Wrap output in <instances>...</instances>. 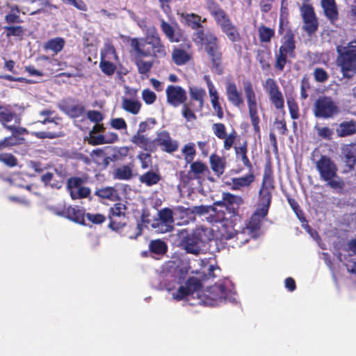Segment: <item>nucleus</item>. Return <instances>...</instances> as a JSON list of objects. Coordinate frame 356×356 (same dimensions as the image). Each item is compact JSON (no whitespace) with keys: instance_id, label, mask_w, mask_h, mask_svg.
I'll list each match as a JSON object with an SVG mask.
<instances>
[{"instance_id":"obj_1","label":"nucleus","mask_w":356,"mask_h":356,"mask_svg":"<svg viewBox=\"0 0 356 356\" xmlns=\"http://www.w3.org/2000/svg\"><path fill=\"white\" fill-rule=\"evenodd\" d=\"M189 269L186 266L174 268L171 265L170 269L161 275V284L172 300L180 301L188 297L197 299L199 297L200 282L194 277L187 279Z\"/></svg>"},{"instance_id":"obj_2","label":"nucleus","mask_w":356,"mask_h":356,"mask_svg":"<svg viewBox=\"0 0 356 356\" xmlns=\"http://www.w3.org/2000/svg\"><path fill=\"white\" fill-rule=\"evenodd\" d=\"M184 212L189 215V218H193V213L196 212L199 215H207L205 217L207 220L212 224H220V233L222 239L229 240L236 238L237 244L241 245L247 243L250 238H256L258 236H253L248 233L245 234V238L246 240L244 241H241L237 238V235L245 231L246 226L242 229L241 232H236L234 229V222L236 218L234 216H229L227 214L226 208L223 207L221 201L216 202L211 206H196L193 210H182Z\"/></svg>"},{"instance_id":"obj_3","label":"nucleus","mask_w":356,"mask_h":356,"mask_svg":"<svg viewBox=\"0 0 356 356\" xmlns=\"http://www.w3.org/2000/svg\"><path fill=\"white\" fill-rule=\"evenodd\" d=\"M274 188L273 177L269 170H266L263 178L262 187L259 193V204L257 210L246 223L245 231L237 235V238L242 241L246 240V233L253 236H259L261 234V224L264 218L267 215L271 202V191Z\"/></svg>"},{"instance_id":"obj_4","label":"nucleus","mask_w":356,"mask_h":356,"mask_svg":"<svg viewBox=\"0 0 356 356\" xmlns=\"http://www.w3.org/2000/svg\"><path fill=\"white\" fill-rule=\"evenodd\" d=\"M131 46L138 56L163 58L166 55L165 47L154 26L147 29L145 38H133Z\"/></svg>"},{"instance_id":"obj_5","label":"nucleus","mask_w":356,"mask_h":356,"mask_svg":"<svg viewBox=\"0 0 356 356\" xmlns=\"http://www.w3.org/2000/svg\"><path fill=\"white\" fill-rule=\"evenodd\" d=\"M213 237V232L211 228L197 227L191 234L186 231L179 234L181 247L188 253L199 254L204 252L206 243Z\"/></svg>"},{"instance_id":"obj_6","label":"nucleus","mask_w":356,"mask_h":356,"mask_svg":"<svg viewBox=\"0 0 356 356\" xmlns=\"http://www.w3.org/2000/svg\"><path fill=\"white\" fill-rule=\"evenodd\" d=\"M197 302L195 304L206 306H216L222 302L236 301L235 293L222 283L216 284L209 287L206 291H202L199 289V297H197Z\"/></svg>"},{"instance_id":"obj_7","label":"nucleus","mask_w":356,"mask_h":356,"mask_svg":"<svg viewBox=\"0 0 356 356\" xmlns=\"http://www.w3.org/2000/svg\"><path fill=\"white\" fill-rule=\"evenodd\" d=\"M337 65L346 77H350L356 72V41L343 42L337 46Z\"/></svg>"},{"instance_id":"obj_8","label":"nucleus","mask_w":356,"mask_h":356,"mask_svg":"<svg viewBox=\"0 0 356 356\" xmlns=\"http://www.w3.org/2000/svg\"><path fill=\"white\" fill-rule=\"evenodd\" d=\"M315 165L321 180L326 181L332 188L342 187V183L337 177V165L330 157L321 155L315 161Z\"/></svg>"},{"instance_id":"obj_9","label":"nucleus","mask_w":356,"mask_h":356,"mask_svg":"<svg viewBox=\"0 0 356 356\" xmlns=\"http://www.w3.org/2000/svg\"><path fill=\"white\" fill-rule=\"evenodd\" d=\"M211 14L214 17L217 24L220 26L222 31L232 42L240 40V34L237 28L232 24L226 13L216 4L211 3L209 6Z\"/></svg>"},{"instance_id":"obj_10","label":"nucleus","mask_w":356,"mask_h":356,"mask_svg":"<svg viewBox=\"0 0 356 356\" xmlns=\"http://www.w3.org/2000/svg\"><path fill=\"white\" fill-rule=\"evenodd\" d=\"M194 40L197 43L205 45V49L214 65H218L221 58V54L217 44V38L211 33H204L198 30L194 35Z\"/></svg>"},{"instance_id":"obj_11","label":"nucleus","mask_w":356,"mask_h":356,"mask_svg":"<svg viewBox=\"0 0 356 356\" xmlns=\"http://www.w3.org/2000/svg\"><path fill=\"white\" fill-rule=\"evenodd\" d=\"M317 118H331L339 113V108L330 97L322 96L316 99L313 108Z\"/></svg>"},{"instance_id":"obj_12","label":"nucleus","mask_w":356,"mask_h":356,"mask_svg":"<svg viewBox=\"0 0 356 356\" xmlns=\"http://www.w3.org/2000/svg\"><path fill=\"white\" fill-rule=\"evenodd\" d=\"M296 48L294 37L291 33H287L284 37L282 44L280 47L279 52L276 54L275 67L282 71L286 63L288 57L294 56Z\"/></svg>"},{"instance_id":"obj_13","label":"nucleus","mask_w":356,"mask_h":356,"mask_svg":"<svg viewBox=\"0 0 356 356\" xmlns=\"http://www.w3.org/2000/svg\"><path fill=\"white\" fill-rule=\"evenodd\" d=\"M244 92L247 99L250 117L255 131L259 130V118L255 92L250 82L244 83Z\"/></svg>"},{"instance_id":"obj_14","label":"nucleus","mask_w":356,"mask_h":356,"mask_svg":"<svg viewBox=\"0 0 356 356\" xmlns=\"http://www.w3.org/2000/svg\"><path fill=\"white\" fill-rule=\"evenodd\" d=\"M264 88L268 95L270 102L277 109L284 108V99L275 80L268 78L264 83Z\"/></svg>"},{"instance_id":"obj_15","label":"nucleus","mask_w":356,"mask_h":356,"mask_svg":"<svg viewBox=\"0 0 356 356\" xmlns=\"http://www.w3.org/2000/svg\"><path fill=\"white\" fill-rule=\"evenodd\" d=\"M126 206L122 203L115 204L110 209L109 227L115 231L120 230L126 225L125 211Z\"/></svg>"},{"instance_id":"obj_16","label":"nucleus","mask_w":356,"mask_h":356,"mask_svg":"<svg viewBox=\"0 0 356 356\" xmlns=\"http://www.w3.org/2000/svg\"><path fill=\"white\" fill-rule=\"evenodd\" d=\"M67 190L73 200L86 197L90 193V188L84 186L83 179L79 177L68 179Z\"/></svg>"},{"instance_id":"obj_17","label":"nucleus","mask_w":356,"mask_h":356,"mask_svg":"<svg viewBox=\"0 0 356 356\" xmlns=\"http://www.w3.org/2000/svg\"><path fill=\"white\" fill-rule=\"evenodd\" d=\"M14 121L19 123V118L12 111L10 106H0V122L5 128L11 131L12 133H18L19 134L24 131V129H19L15 125H9L8 123Z\"/></svg>"},{"instance_id":"obj_18","label":"nucleus","mask_w":356,"mask_h":356,"mask_svg":"<svg viewBox=\"0 0 356 356\" xmlns=\"http://www.w3.org/2000/svg\"><path fill=\"white\" fill-rule=\"evenodd\" d=\"M167 102L174 107L184 104L186 100V92L179 86L170 85L166 88Z\"/></svg>"},{"instance_id":"obj_19","label":"nucleus","mask_w":356,"mask_h":356,"mask_svg":"<svg viewBox=\"0 0 356 356\" xmlns=\"http://www.w3.org/2000/svg\"><path fill=\"white\" fill-rule=\"evenodd\" d=\"M301 15L304 20V29L309 34L314 33L318 28V22L313 8L308 4H304L300 8Z\"/></svg>"},{"instance_id":"obj_20","label":"nucleus","mask_w":356,"mask_h":356,"mask_svg":"<svg viewBox=\"0 0 356 356\" xmlns=\"http://www.w3.org/2000/svg\"><path fill=\"white\" fill-rule=\"evenodd\" d=\"M221 202L223 207L226 208L227 214L229 216H234L235 218L238 213V208L243 204V200L241 196L232 195L229 193H223Z\"/></svg>"},{"instance_id":"obj_21","label":"nucleus","mask_w":356,"mask_h":356,"mask_svg":"<svg viewBox=\"0 0 356 356\" xmlns=\"http://www.w3.org/2000/svg\"><path fill=\"white\" fill-rule=\"evenodd\" d=\"M254 181V175L249 173L240 177L232 178L230 181H225V184L233 191H242L249 188Z\"/></svg>"},{"instance_id":"obj_22","label":"nucleus","mask_w":356,"mask_h":356,"mask_svg":"<svg viewBox=\"0 0 356 356\" xmlns=\"http://www.w3.org/2000/svg\"><path fill=\"white\" fill-rule=\"evenodd\" d=\"M154 142V148L159 145L163 147L164 151L171 153L175 152L178 148L177 141L172 140L167 131H163L157 134Z\"/></svg>"},{"instance_id":"obj_23","label":"nucleus","mask_w":356,"mask_h":356,"mask_svg":"<svg viewBox=\"0 0 356 356\" xmlns=\"http://www.w3.org/2000/svg\"><path fill=\"white\" fill-rule=\"evenodd\" d=\"M341 151L343 161L348 167L353 168L356 165V142L342 145Z\"/></svg>"},{"instance_id":"obj_24","label":"nucleus","mask_w":356,"mask_h":356,"mask_svg":"<svg viewBox=\"0 0 356 356\" xmlns=\"http://www.w3.org/2000/svg\"><path fill=\"white\" fill-rule=\"evenodd\" d=\"M226 94L228 100L234 106L239 107L243 103L241 92L238 90L235 83L232 81L227 82Z\"/></svg>"},{"instance_id":"obj_25","label":"nucleus","mask_w":356,"mask_h":356,"mask_svg":"<svg viewBox=\"0 0 356 356\" xmlns=\"http://www.w3.org/2000/svg\"><path fill=\"white\" fill-rule=\"evenodd\" d=\"M336 131L340 137L353 135L356 132V122L353 120L343 122L339 124Z\"/></svg>"},{"instance_id":"obj_26","label":"nucleus","mask_w":356,"mask_h":356,"mask_svg":"<svg viewBox=\"0 0 356 356\" xmlns=\"http://www.w3.org/2000/svg\"><path fill=\"white\" fill-rule=\"evenodd\" d=\"M140 102L136 99L123 97L122 99V108L133 115H137L141 108Z\"/></svg>"},{"instance_id":"obj_27","label":"nucleus","mask_w":356,"mask_h":356,"mask_svg":"<svg viewBox=\"0 0 356 356\" xmlns=\"http://www.w3.org/2000/svg\"><path fill=\"white\" fill-rule=\"evenodd\" d=\"M131 142L145 150L152 151L154 149V142L140 133H137L132 137Z\"/></svg>"},{"instance_id":"obj_28","label":"nucleus","mask_w":356,"mask_h":356,"mask_svg":"<svg viewBox=\"0 0 356 356\" xmlns=\"http://www.w3.org/2000/svg\"><path fill=\"white\" fill-rule=\"evenodd\" d=\"M118 140V136L114 132H108L104 135H98L91 138V144L101 145L105 143H113Z\"/></svg>"},{"instance_id":"obj_29","label":"nucleus","mask_w":356,"mask_h":356,"mask_svg":"<svg viewBox=\"0 0 356 356\" xmlns=\"http://www.w3.org/2000/svg\"><path fill=\"white\" fill-rule=\"evenodd\" d=\"M210 163L212 170L216 175L220 176L223 174L225 166V159L218 155L213 154L210 156Z\"/></svg>"},{"instance_id":"obj_30","label":"nucleus","mask_w":356,"mask_h":356,"mask_svg":"<svg viewBox=\"0 0 356 356\" xmlns=\"http://www.w3.org/2000/svg\"><path fill=\"white\" fill-rule=\"evenodd\" d=\"M321 5L325 15L330 20H334L337 17L338 13L334 0H321Z\"/></svg>"},{"instance_id":"obj_31","label":"nucleus","mask_w":356,"mask_h":356,"mask_svg":"<svg viewBox=\"0 0 356 356\" xmlns=\"http://www.w3.org/2000/svg\"><path fill=\"white\" fill-rule=\"evenodd\" d=\"M188 91L191 99L197 101L199 109H202L206 95L205 90L196 86H190Z\"/></svg>"},{"instance_id":"obj_32","label":"nucleus","mask_w":356,"mask_h":356,"mask_svg":"<svg viewBox=\"0 0 356 356\" xmlns=\"http://www.w3.org/2000/svg\"><path fill=\"white\" fill-rule=\"evenodd\" d=\"M61 109L71 118L80 117L83 111L84 107L81 104H66L60 106Z\"/></svg>"},{"instance_id":"obj_33","label":"nucleus","mask_w":356,"mask_h":356,"mask_svg":"<svg viewBox=\"0 0 356 356\" xmlns=\"http://www.w3.org/2000/svg\"><path fill=\"white\" fill-rule=\"evenodd\" d=\"M101 60L118 62V57L114 47L109 43H105L101 51Z\"/></svg>"},{"instance_id":"obj_34","label":"nucleus","mask_w":356,"mask_h":356,"mask_svg":"<svg viewBox=\"0 0 356 356\" xmlns=\"http://www.w3.org/2000/svg\"><path fill=\"white\" fill-rule=\"evenodd\" d=\"M65 43L63 38H55L47 41L44 47V49L51 50L56 54L63 49Z\"/></svg>"},{"instance_id":"obj_35","label":"nucleus","mask_w":356,"mask_h":356,"mask_svg":"<svg viewBox=\"0 0 356 356\" xmlns=\"http://www.w3.org/2000/svg\"><path fill=\"white\" fill-rule=\"evenodd\" d=\"M159 220L167 223L164 231H170L173 227V213L170 209H165L159 212Z\"/></svg>"},{"instance_id":"obj_36","label":"nucleus","mask_w":356,"mask_h":356,"mask_svg":"<svg viewBox=\"0 0 356 356\" xmlns=\"http://www.w3.org/2000/svg\"><path fill=\"white\" fill-rule=\"evenodd\" d=\"M96 195L102 198L112 201L116 200L118 197L117 191L112 187L99 188L96 191Z\"/></svg>"},{"instance_id":"obj_37","label":"nucleus","mask_w":356,"mask_h":356,"mask_svg":"<svg viewBox=\"0 0 356 356\" xmlns=\"http://www.w3.org/2000/svg\"><path fill=\"white\" fill-rule=\"evenodd\" d=\"M136 54V64L138 67V72L141 74H147L153 66V62L150 60H144Z\"/></svg>"},{"instance_id":"obj_38","label":"nucleus","mask_w":356,"mask_h":356,"mask_svg":"<svg viewBox=\"0 0 356 356\" xmlns=\"http://www.w3.org/2000/svg\"><path fill=\"white\" fill-rule=\"evenodd\" d=\"M139 179L141 183L145 184L147 186H152L159 182L160 180V176L156 172L149 171L141 175Z\"/></svg>"},{"instance_id":"obj_39","label":"nucleus","mask_w":356,"mask_h":356,"mask_svg":"<svg viewBox=\"0 0 356 356\" xmlns=\"http://www.w3.org/2000/svg\"><path fill=\"white\" fill-rule=\"evenodd\" d=\"M172 57L174 62L179 65L186 63L190 59L189 54L179 49H175L173 50Z\"/></svg>"},{"instance_id":"obj_40","label":"nucleus","mask_w":356,"mask_h":356,"mask_svg":"<svg viewBox=\"0 0 356 356\" xmlns=\"http://www.w3.org/2000/svg\"><path fill=\"white\" fill-rule=\"evenodd\" d=\"M259 36L262 42H269L275 35V31L273 29L261 26L259 28Z\"/></svg>"},{"instance_id":"obj_41","label":"nucleus","mask_w":356,"mask_h":356,"mask_svg":"<svg viewBox=\"0 0 356 356\" xmlns=\"http://www.w3.org/2000/svg\"><path fill=\"white\" fill-rule=\"evenodd\" d=\"M132 175V168L130 165H123L115 170V177L119 179H129Z\"/></svg>"},{"instance_id":"obj_42","label":"nucleus","mask_w":356,"mask_h":356,"mask_svg":"<svg viewBox=\"0 0 356 356\" xmlns=\"http://www.w3.org/2000/svg\"><path fill=\"white\" fill-rule=\"evenodd\" d=\"M118 63V62H115L114 60H101L99 63V67L104 74L107 75H112L116 70V64Z\"/></svg>"},{"instance_id":"obj_43","label":"nucleus","mask_w":356,"mask_h":356,"mask_svg":"<svg viewBox=\"0 0 356 356\" xmlns=\"http://www.w3.org/2000/svg\"><path fill=\"white\" fill-rule=\"evenodd\" d=\"M161 28L164 34L168 38V40L172 42H179V39L175 35V30L173 27L165 22V21L161 22Z\"/></svg>"},{"instance_id":"obj_44","label":"nucleus","mask_w":356,"mask_h":356,"mask_svg":"<svg viewBox=\"0 0 356 356\" xmlns=\"http://www.w3.org/2000/svg\"><path fill=\"white\" fill-rule=\"evenodd\" d=\"M236 154L238 158H241L243 163L247 167H251V163L246 155L247 154V144H244L240 147H235Z\"/></svg>"},{"instance_id":"obj_45","label":"nucleus","mask_w":356,"mask_h":356,"mask_svg":"<svg viewBox=\"0 0 356 356\" xmlns=\"http://www.w3.org/2000/svg\"><path fill=\"white\" fill-rule=\"evenodd\" d=\"M184 155V159L187 163H190L195 156V149L194 143H188L183 147L181 150Z\"/></svg>"},{"instance_id":"obj_46","label":"nucleus","mask_w":356,"mask_h":356,"mask_svg":"<svg viewBox=\"0 0 356 356\" xmlns=\"http://www.w3.org/2000/svg\"><path fill=\"white\" fill-rule=\"evenodd\" d=\"M149 249L152 252L161 254L166 252L167 245L161 240H155L149 243Z\"/></svg>"},{"instance_id":"obj_47","label":"nucleus","mask_w":356,"mask_h":356,"mask_svg":"<svg viewBox=\"0 0 356 356\" xmlns=\"http://www.w3.org/2000/svg\"><path fill=\"white\" fill-rule=\"evenodd\" d=\"M10 13L5 17L6 21L8 23L20 22L19 8L17 6H10Z\"/></svg>"},{"instance_id":"obj_48","label":"nucleus","mask_w":356,"mask_h":356,"mask_svg":"<svg viewBox=\"0 0 356 356\" xmlns=\"http://www.w3.org/2000/svg\"><path fill=\"white\" fill-rule=\"evenodd\" d=\"M12 136L0 140V150L19 144V138L15 136L17 133H12Z\"/></svg>"},{"instance_id":"obj_49","label":"nucleus","mask_w":356,"mask_h":356,"mask_svg":"<svg viewBox=\"0 0 356 356\" xmlns=\"http://www.w3.org/2000/svg\"><path fill=\"white\" fill-rule=\"evenodd\" d=\"M195 207L193 208H184L183 207H178L175 210V215L179 216L180 218L183 220V223H188L189 221H193L195 220V214H197L196 212L193 213V218H190L189 215L188 213L184 212L182 210H193Z\"/></svg>"},{"instance_id":"obj_50","label":"nucleus","mask_w":356,"mask_h":356,"mask_svg":"<svg viewBox=\"0 0 356 356\" xmlns=\"http://www.w3.org/2000/svg\"><path fill=\"white\" fill-rule=\"evenodd\" d=\"M181 17L186 20L189 24L192 25L193 28H200V22L201 20V17L195 14H184L182 13Z\"/></svg>"},{"instance_id":"obj_51","label":"nucleus","mask_w":356,"mask_h":356,"mask_svg":"<svg viewBox=\"0 0 356 356\" xmlns=\"http://www.w3.org/2000/svg\"><path fill=\"white\" fill-rule=\"evenodd\" d=\"M0 162L9 167H14L17 164L16 158L11 154L8 153L0 154Z\"/></svg>"},{"instance_id":"obj_52","label":"nucleus","mask_w":356,"mask_h":356,"mask_svg":"<svg viewBox=\"0 0 356 356\" xmlns=\"http://www.w3.org/2000/svg\"><path fill=\"white\" fill-rule=\"evenodd\" d=\"M287 104L290 115L292 119L296 120L299 118V108L297 103L292 98L288 99Z\"/></svg>"},{"instance_id":"obj_53","label":"nucleus","mask_w":356,"mask_h":356,"mask_svg":"<svg viewBox=\"0 0 356 356\" xmlns=\"http://www.w3.org/2000/svg\"><path fill=\"white\" fill-rule=\"evenodd\" d=\"M207 169V165L201 161H195L191 164V172L197 176L203 174Z\"/></svg>"},{"instance_id":"obj_54","label":"nucleus","mask_w":356,"mask_h":356,"mask_svg":"<svg viewBox=\"0 0 356 356\" xmlns=\"http://www.w3.org/2000/svg\"><path fill=\"white\" fill-rule=\"evenodd\" d=\"M142 99L147 104H152L156 99V95L149 89H145L142 92Z\"/></svg>"},{"instance_id":"obj_55","label":"nucleus","mask_w":356,"mask_h":356,"mask_svg":"<svg viewBox=\"0 0 356 356\" xmlns=\"http://www.w3.org/2000/svg\"><path fill=\"white\" fill-rule=\"evenodd\" d=\"M67 215L71 220L76 222H81L83 218L82 211L74 207H69L67 209Z\"/></svg>"},{"instance_id":"obj_56","label":"nucleus","mask_w":356,"mask_h":356,"mask_svg":"<svg viewBox=\"0 0 356 356\" xmlns=\"http://www.w3.org/2000/svg\"><path fill=\"white\" fill-rule=\"evenodd\" d=\"M212 130L214 134L220 139L225 138L226 131L225 127L222 123H215L212 126Z\"/></svg>"},{"instance_id":"obj_57","label":"nucleus","mask_w":356,"mask_h":356,"mask_svg":"<svg viewBox=\"0 0 356 356\" xmlns=\"http://www.w3.org/2000/svg\"><path fill=\"white\" fill-rule=\"evenodd\" d=\"M315 129L317 131L318 135L324 139H330L333 135V131L327 127L316 126Z\"/></svg>"},{"instance_id":"obj_58","label":"nucleus","mask_w":356,"mask_h":356,"mask_svg":"<svg viewBox=\"0 0 356 356\" xmlns=\"http://www.w3.org/2000/svg\"><path fill=\"white\" fill-rule=\"evenodd\" d=\"M110 124L113 129L117 130H126L127 127L125 120L122 118L112 119Z\"/></svg>"},{"instance_id":"obj_59","label":"nucleus","mask_w":356,"mask_h":356,"mask_svg":"<svg viewBox=\"0 0 356 356\" xmlns=\"http://www.w3.org/2000/svg\"><path fill=\"white\" fill-rule=\"evenodd\" d=\"M314 76L317 82L323 83L328 79L327 73L322 68H316L314 71Z\"/></svg>"},{"instance_id":"obj_60","label":"nucleus","mask_w":356,"mask_h":356,"mask_svg":"<svg viewBox=\"0 0 356 356\" xmlns=\"http://www.w3.org/2000/svg\"><path fill=\"white\" fill-rule=\"evenodd\" d=\"M6 31V35L7 37L10 36H22L23 35V29L20 26H6L4 28Z\"/></svg>"},{"instance_id":"obj_61","label":"nucleus","mask_w":356,"mask_h":356,"mask_svg":"<svg viewBox=\"0 0 356 356\" xmlns=\"http://www.w3.org/2000/svg\"><path fill=\"white\" fill-rule=\"evenodd\" d=\"M182 115L188 121H191L195 119V115L191 111L190 105L186 104L183 105Z\"/></svg>"},{"instance_id":"obj_62","label":"nucleus","mask_w":356,"mask_h":356,"mask_svg":"<svg viewBox=\"0 0 356 356\" xmlns=\"http://www.w3.org/2000/svg\"><path fill=\"white\" fill-rule=\"evenodd\" d=\"M88 119L94 122L99 123L103 120V115L97 111H90L88 112Z\"/></svg>"},{"instance_id":"obj_63","label":"nucleus","mask_w":356,"mask_h":356,"mask_svg":"<svg viewBox=\"0 0 356 356\" xmlns=\"http://www.w3.org/2000/svg\"><path fill=\"white\" fill-rule=\"evenodd\" d=\"M236 138V134L234 131L229 134V135L225 136L224 138V148L226 150H229L233 145L234 140Z\"/></svg>"},{"instance_id":"obj_64","label":"nucleus","mask_w":356,"mask_h":356,"mask_svg":"<svg viewBox=\"0 0 356 356\" xmlns=\"http://www.w3.org/2000/svg\"><path fill=\"white\" fill-rule=\"evenodd\" d=\"M155 124L154 119H149L147 121L143 122L139 124L138 133H143L147 129H151Z\"/></svg>"}]
</instances>
